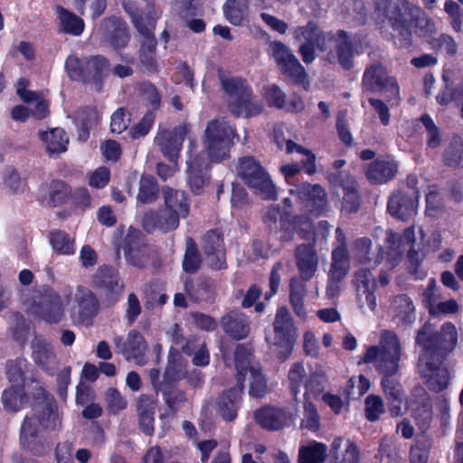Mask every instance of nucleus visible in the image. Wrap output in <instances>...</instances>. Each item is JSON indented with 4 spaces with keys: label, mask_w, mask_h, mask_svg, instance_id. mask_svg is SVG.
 Wrapping results in <instances>:
<instances>
[{
    "label": "nucleus",
    "mask_w": 463,
    "mask_h": 463,
    "mask_svg": "<svg viewBox=\"0 0 463 463\" xmlns=\"http://www.w3.org/2000/svg\"><path fill=\"white\" fill-rule=\"evenodd\" d=\"M457 342L458 332L451 322L443 324L439 331L430 322L418 329L415 336V344L420 347L418 371L430 392L438 393L448 388L450 374L447 361Z\"/></svg>",
    "instance_id": "nucleus-1"
},
{
    "label": "nucleus",
    "mask_w": 463,
    "mask_h": 463,
    "mask_svg": "<svg viewBox=\"0 0 463 463\" xmlns=\"http://www.w3.org/2000/svg\"><path fill=\"white\" fill-rule=\"evenodd\" d=\"M239 135L233 125L225 118L207 123L203 135L204 150L193 156L194 141H190L186 161L187 185L194 195H201L210 184L213 164H220L230 158V150Z\"/></svg>",
    "instance_id": "nucleus-2"
},
{
    "label": "nucleus",
    "mask_w": 463,
    "mask_h": 463,
    "mask_svg": "<svg viewBox=\"0 0 463 463\" xmlns=\"http://www.w3.org/2000/svg\"><path fill=\"white\" fill-rule=\"evenodd\" d=\"M374 11L384 17L391 28L398 33L401 47L409 48L412 45V24L419 37L432 39L437 33L433 19L408 0H374Z\"/></svg>",
    "instance_id": "nucleus-3"
},
{
    "label": "nucleus",
    "mask_w": 463,
    "mask_h": 463,
    "mask_svg": "<svg viewBox=\"0 0 463 463\" xmlns=\"http://www.w3.org/2000/svg\"><path fill=\"white\" fill-rule=\"evenodd\" d=\"M61 425L57 405L44 402L31 416H25L20 428V443L34 456H43L45 445L40 439L42 430H55Z\"/></svg>",
    "instance_id": "nucleus-4"
},
{
    "label": "nucleus",
    "mask_w": 463,
    "mask_h": 463,
    "mask_svg": "<svg viewBox=\"0 0 463 463\" xmlns=\"http://www.w3.org/2000/svg\"><path fill=\"white\" fill-rule=\"evenodd\" d=\"M263 222L269 234H273L280 242H290L295 233L306 241H315L314 225L305 214L293 215L288 212H281L279 205H270L267 208Z\"/></svg>",
    "instance_id": "nucleus-5"
},
{
    "label": "nucleus",
    "mask_w": 463,
    "mask_h": 463,
    "mask_svg": "<svg viewBox=\"0 0 463 463\" xmlns=\"http://www.w3.org/2000/svg\"><path fill=\"white\" fill-rule=\"evenodd\" d=\"M218 79L222 90L232 99L228 106L230 112L235 116L251 118L261 114L263 107L253 102V91L247 80L239 76H226L218 71Z\"/></svg>",
    "instance_id": "nucleus-6"
},
{
    "label": "nucleus",
    "mask_w": 463,
    "mask_h": 463,
    "mask_svg": "<svg viewBox=\"0 0 463 463\" xmlns=\"http://www.w3.org/2000/svg\"><path fill=\"white\" fill-rule=\"evenodd\" d=\"M147 7L153 9V3L149 2ZM129 14L134 27L143 37L138 50L139 62L147 72L156 73L159 71L156 61L157 41L154 32L159 15L154 10H148L145 15L135 12H129Z\"/></svg>",
    "instance_id": "nucleus-7"
},
{
    "label": "nucleus",
    "mask_w": 463,
    "mask_h": 463,
    "mask_svg": "<svg viewBox=\"0 0 463 463\" xmlns=\"http://www.w3.org/2000/svg\"><path fill=\"white\" fill-rule=\"evenodd\" d=\"M160 376L159 369H150L149 380L154 390L162 393L165 405L173 415H175L187 401L186 392L177 387L182 380V371L175 364L168 363L163 373V380H160Z\"/></svg>",
    "instance_id": "nucleus-8"
},
{
    "label": "nucleus",
    "mask_w": 463,
    "mask_h": 463,
    "mask_svg": "<svg viewBox=\"0 0 463 463\" xmlns=\"http://www.w3.org/2000/svg\"><path fill=\"white\" fill-rule=\"evenodd\" d=\"M382 346L371 345L364 354L365 364H376L377 370L383 375L394 376L399 371L401 344L397 335L385 331L382 336Z\"/></svg>",
    "instance_id": "nucleus-9"
},
{
    "label": "nucleus",
    "mask_w": 463,
    "mask_h": 463,
    "mask_svg": "<svg viewBox=\"0 0 463 463\" xmlns=\"http://www.w3.org/2000/svg\"><path fill=\"white\" fill-rule=\"evenodd\" d=\"M238 176L265 200H277L278 193L269 173L254 156H241L236 166Z\"/></svg>",
    "instance_id": "nucleus-10"
},
{
    "label": "nucleus",
    "mask_w": 463,
    "mask_h": 463,
    "mask_svg": "<svg viewBox=\"0 0 463 463\" xmlns=\"http://www.w3.org/2000/svg\"><path fill=\"white\" fill-rule=\"evenodd\" d=\"M273 345L277 347L278 358L284 362L292 354L298 338V327L287 307H279L273 321Z\"/></svg>",
    "instance_id": "nucleus-11"
},
{
    "label": "nucleus",
    "mask_w": 463,
    "mask_h": 463,
    "mask_svg": "<svg viewBox=\"0 0 463 463\" xmlns=\"http://www.w3.org/2000/svg\"><path fill=\"white\" fill-rule=\"evenodd\" d=\"M269 51L280 72L289 78L293 84L302 85L307 90L309 85L307 74L290 48L284 43L276 40L269 42Z\"/></svg>",
    "instance_id": "nucleus-12"
},
{
    "label": "nucleus",
    "mask_w": 463,
    "mask_h": 463,
    "mask_svg": "<svg viewBox=\"0 0 463 463\" xmlns=\"http://www.w3.org/2000/svg\"><path fill=\"white\" fill-rule=\"evenodd\" d=\"M364 91L371 93L384 92L387 102L400 97V88L397 80L388 75L385 66L381 62L373 63L366 67L362 79Z\"/></svg>",
    "instance_id": "nucleus-13"
},
{
    "label": "nucleus",
    "mask_w": 463,
    "mask_h": 463,
    "mask_svg": "<svg viewBox=\"0 0 463 463\" xmlns=\"http://www.w3.org/2000/svg\"><path fill=\"white\" fill-rule=\"evenodd\" d=\"M91 286L100 292L107 306L115 305L123 293L125 285L119 272L111 265H101L92 276Z\"/></svg>",
    "instance_id": "nucleus-14"
},
{
    "label": "nucleus",
    "mask_w": 463,
    "mask_h": 463,
    "mask_svg": "<svg viewBox=\"0 0 463 463\" xmlns=\"http://www.w3.org/2000/svg\"><path fill=\"white\" fill-rule=\"evenodd\" d=\"M31 308L34 316L50 325L59 324L64 316L62 299L51 287H43L39 291Z\"/></svg>",
    "instance_id": "nucleus-15"
},
{
    "label": "nucleus",
    "mask_w": 463,
    "mask_h": 463,
    "mask_svg": "<svg viewBox=\"0 0 463 463\" xmlns=\"http://www.w3.org/2000/svg\"><path fill=\"white\" fill-rule=\"evenodd\" d=\"M190 132L187 124H181L173 130L164 129L155 137V143L159 146L163 156L170 162L175 163L183 148V143Z\"/></svg>",
    "instance_id": "nucleus-16"
},
{
    "label": "nucleus",
    "mask_w": 463,
    "mask_h": 463,
    "mask_svg": "<svg viewBox=\"0 0 463 463\" xmlns=\"http://www.w3.org/2000/svg\"><path fill=\"white\" fill-rule=\"evenodd\" d=\"M120 248L128 263L139 269L146 266L147 261V244L146 242V237L140 230L129 227Z\"/></svg>",
    "instance_id": "nucleus-17"
},
{
    "label": "nucleus",
    "mask_w": 463,
    "mask_h": 463,
    "mask_svg": "<svg viewBox=\"0 0 463 463\" xmlns=\"http://www.w3.org/2000/svg\"><path fill=\"white\" fill-rule=\"evenodd\" d=\"M100 29L103 41L114 51L118 52L128 45L130 32L123 18L116 15L109 16L103 19Z\"/></svg>",
    "instance_id": "nucleus-18"
},
{
    "label": "nucleus",
    "mask_w": 463,
    "mask_h": 463,
    "mask_svg": "<svg viewBox=\"0 0 463 463\" xmlns=\"http://www.w3.org/2000/svg\"><path fill=\"white\" fill-rule=\"evenodd\" d=\"M419 194L415 190L394 191L388 199L387 212L398 220H409L416 212Z\"/></svg>",
    "instance_id": "nucleus-19"
},
{
    "label": "nucleus",
    "mask_w": 463,
    "mask_h": 463,
    "mask_svg": "<svg viewBox=\"0 0 463 463\" xmlns=\"http://www.w3.org/2000/svg\"><path fill=\"white\" fill-rule=\"evenodd\" d=\"M256 423L263 430L278 431L292 420V414L287 408L265 405L254 411Z\"/></svg>",
    "instance_id": "nucleus-20"
},
{
    "label": "nucleus",
    "mask_w": 463,
    "mask_h": 463,
    "mask_svg": "<svg viewBox=\"0 0 463 463\" xmlns=\"http://www.w3.org/2000/svg\"><path fill=\"white\" fill-rule=\"evenodd\" d=\"M297 194L312 215L318 217L326 210L327 194L321 184L304 183L297 188Z\"/></svg>",
    "instance_id": "nucleus-21"
},
{
    "label": "nucleus",
    "mask_w": 463,
    "mask_h": 463,
    "mask_svg": "<svg viewBox=\"0 0 463 463\" xmlns=\"http://www.w3.org/2000/svg\"><path fill=\"white\" fill-rule=\"evenodd\" d=\"M219 326L222 332L234 341L246 339L250 334V320L239 309H232L222 315Z\"/></svg>",
    "instance_id": "nucleus-22"
},
{
    "label": "nucleus",
    "mask_w": 463,
    "mask_h": 463,
    "mask_svg": "<svg viewBox=\"0 0 463 463\" xmlns=\"http://www.w3.org/2000/svg\"><path fill=\"white\" fill-rule=\"evenodd\" d=\"M115 347L123 354L126 360H135L138 364L145 363V352L147 345L142 334L137 330H130L127 339L123 336L114 338Z\"/></svg>",
    "instance_id": "nucleus-23"
},
{
    "label": "nucleus",
    "mask_w": 463,
    "mask_h": 463,
    "mask_svg": "<svg viewBox=\"0 0 463 463\" xmlns=\"http://www.w3.org/2000/svg\"><path fill=\"white\" fill-rule=\"evenodd\" d=\"M244 383L236 382L235 385L224 390L218 397V412L225 421H232L238 416L244 393Z\"/></svg>",
    "instance_id": "nucleus-24"
},
{
    "label": "nucleus",
    "mask_w": 463,
    "mask_h": 463,
    "mask_svg": "<svg viewBox=\"0 0 463 463\" xmlns=\"http://www.w3.org/2000/svg\"><path fill=\"white\" fill-rule=\"evenodd\" d=\"M179 226L176 215L169 213L165 207L157 210L146 211L142 218V227L147 233L159 231L167 233Z\"/></svg>",
    "instance_id": "nucleus-25"
},
{
    "label": "nucleus",
    "mask_w": 463,
    "mask_h": 463,
    "mask_svg": "<svg viewBox=\"0 0 463 463\" xmlns=\"http://www.w3.org/2000/svg\"><path fill=\"white\" fill-rule=\"evenodd\" d=\"M78 307V321L85 326H91L93 319L99 312V301L97 296L88 288L79 286L75 295Z\"/></svg>",
    "instance_id": "nucleus-26"
},
{
    "label": "nucleus",
    "mask_w": 463,
    "mask_h": 463,
    "mask_svg": "<svg viewBox=\"0 0 463 463\" xmlns=\"http://www.w3.org/2000/svg\"><path fill=\"white\" fill-rule=\"evenodd\" d=\"M32 359L47 374L53 375L56 364V355L50 342L43 335H35L31 342Z\"/></svg>",
    "instance_id": "nucleus-27"
},
{
    "label": "nucleus",
    "mask_w": 463,
    "mask_h": 463,
    "mask_svg": "<svg viewBox=\"0 0 463 463\" xmlns=\"http://www.w3.org/2000/svg\"><path fill=\"white\" fill-rule=\"evenodd\" d=\"M295 259L300 278L309 281L315 276L318 267V256L314 243H302L295 250Z\"/></svg>",
    "instance_id": "nucleus-28"
},
{
    "label": "nucleus",
    "mask_w": 463,
    "mask_h": 463,
    "mask_svg": "<svg viewBox=\"0 0 463 463\" xmlns=\"http://www.w3.org/2000/svg\"><path fill=\"white\" fill-rule=\"evenodd\" d=\"M381 387L387 402L390 415L392 417H398L402 415V405L404 399V393L401 383L393 376L383 375Z\"/></svg>",
    "instance_id": "nucleus-29"
},
{
    "label": "nucleus",
    "mask_w": 463,
    "mask_h": 463,
    "mask_svg": "<svg viewBox=\"0 0 463 463\" xmlns=\"http://www.w3.org/2000/svg\"><path fill=\"white\" fill-rule=\"evenodd\" d=\"M110 62L101 54L86 57L83 84H93L100 90L103 86L104 73L109 69Z\"/></svg>",
    "instance_id": "nucleus-30"
},
{
    "label": "nucleus",
    "mask_w": 463,
    "mask_h": 463,
    "mask_svg": "<svg viewBox=\"0 0 463 463\" xmlns=\"http://www.w3.org/2000/svg\"><path fill=\"white\" fill-rule=\"evenodd\" d=\"M354 286L358 296H364L365 302L371 311L377 307L375 290L377 282L370 269L361 268L354 273Z\"/></svg>",
    "instance_id": "nucleus-31"
},
{
    "label": "nucleus",
    "mask_w": 463,
    "mask_h": 463,
    "mask_svg": "<svg viewBox=\"0 0 463 463\" xmlns=\"http://www.w3.org/2000/svg\"><path fill=\"white\" fill-rule=\"evenodd\" d=\"M184 289L194 302L199 303L210 301L213 298L214 286L209 277L200 276L194 280L191 276H186Z\"/></svg>",
    "instance_id": "nucleus-32"
},
{
    "label": "nucleus",
    "mask_w": 463,
    "mask_h": 463,
    "mask_svg": "<svg viewBox=\"0 0 463 463\" xmlns=\"http://www.w3.org/2000/svg\"><path fill=\"white\" fill-rule=\"evenodd\" d=\"M398 168V164L393 160L375 159L368 165L365 176L373 184H383L396 176Z\"/></svg>",
    "instance_id": "nucleus-33"
},
{
    "label": "nucleus",
    "mask_w": 463,
    "mask_h": 463,
    "mask_svg": "<svg viewBox=\"0 0 463 463\" xmlns=\"http://www.w3.org/2000/svg\"><path fill=\"white\" fill-rule=\"evenodd\" d=\"M47 190L45 196H41L39 201L42 204L49 207L61 206L67 202L71 194V187L66 182L60 179H53L49 184H42L40 191Z\"/></svg>",
    "instance_id": "nucleus-34"
},
{
    "label": "nucleus",
    "mask_w": 463,
    "mask_h": 463,
    "mask_svg": "<svg viewBox=\"0 0 463 463\" xmlns=\"http://www.w3.org/2000/svg\"><path fill=\"white\" fill-rule=\"evenodd\" d=\"M350 269V254L347 246L337 245L332 250V262L328 278L329 281L338 285L348 274Z\"/></svg>",
    "instance_id": "nucleus-35"
},
{
    "label": "nucleus",
    "mask_w": 463,
    "mask_h": 463,
    "mask_svg": "<svg viewBox=\"0 0 463 463\" xmlns=\"http://www.w3.org/2000/svg\"><path fill=\"white\" fill-rule=\"evenodd\" d=\"M165 208L176 215L177 220L186 218L190 213V200L184 191L167 188L164 191Z\"/></svg>",
    "instance_id": "nucleus-36"
},
{
    "label": "nucleus",
    "mask_w": 463,
    "mask_h": 463,
    "mask_svg": "<svg viewBox=\"0 0 463 463\" xmlns=\"http://www.w3.org/2000/svg\"><path fill=\"white\" fill-rule=\"evenodd\" d=\"M394 318L404 328L411 326L415 321V307L411 298L406 294H400L393 299Z\"/></svg>",
    "instance_id": "nucleus-37"
},
{
    "label": "nucleus",
    "mask_w": 463,
    "mask_h": 463,
    "mask_svg": "<svg viewBox=\"0 0 463 463\" xmlns=\"http://www.w3.org/2000/svg\"><path fill=\"white\" fill-rule=\"evenodd\" d=\"M328 385V377L323 370L311 372L305 379L304 400L320 399Z\"/></svg>",
    "instance_id": "nucleus-38"
},
{
    "label": "nucleus",
    "mask_w": 463,
    "mask_h": 463,
    "mask_svg": "<svg viewBox=\"0 0 463 463\" xmlns=\"http://www.w3.org/2000/svg\"><path fill=\"white\" fill-rule=\"evenodd\" d=\"M56 11L62 33L72 36L81 35L85 29V23L81 17L62 6H58Z\"/></svg>",
    "instance_id": "nucleus-39"
},
{
    "label": "nucleus",
    "mask_w": 463,
    "mask_h": 463,
    "mask_svg": "<svg viewBox=\"0 0 463 463\" xmlns=\"http://www.w3.org/2000/svg\"><path fill=\"white\" fill-rule=\"evenodd\" d=\"M203 264V257L197 243L192 237L185 240V250L182 260V269L188 276L197 273Z\"/></svg>",
    "instance_id": "nucleus-40"
},
{
    "label": "nucleus",
    "mask_w": 463,
    "mask_h": 463,
    "mask_svg": "<svg viewBox=\"0 0 463 463\" xmlns=\"http://www.w3.org/2000/svg\"><path fill=\"white\" fill-rule=\"evenodd\" d=\"M49 243L57 255H73L76 251L75 240L63 230L53 229L49 233Z\"/></svg>",
    "instance_id": "nucleus-41"
},
{
    "label": "nucleus",
    "mask_w": 463,
    "mask_h": 463,
    "mask_svg": "<svg viewBox=\"0 0 463 463\" xmlns=\"http://www.w3.org/2000/svg\"><path fill=\"white\" fill-rule=\"evenodd\" d=\"M444 86L436 96V101L440 106H447L451 102H455L459 109L461 117L463 118V90L461 88H454L453 82L446 75L442 76Z\"/></svg>",
    "instance_id": "nucleus-42"
},
{
    "label": "nucleus",
    "mask_w": 463,
    "mask_h": 463,
    "mask_svg": "<svg viewBox=\"0 0 463 463\" xmlns=\"http://www.w3.org/2000/svg\"><path fill=\"white\" fill-rule=\"evenodd\" d=\"M327 447L324 443L313 441L298 449V463H324L327 457Z\"/></svg>",
    "instance_id": "nucleus-43"
},
{
    "label": "nucleus",
    "mask_w": 463,
    "mask_h": 463,
    "mask_svg": "<svg viewBox=\"0 0 463 463\" xmlns=\"http://www.w3.org/2000/svg\"><path fill=\"white\" fill-rule=\"evenodd\" d=\"M251 350L244 344H237L234 349L233 359L236 368V382L245 383L250 372Z\"/></svg>",
    "instance_id": "nucleus-44"
},
{
    "label": "nucleus",
    "mask_w": 463,
    "mask_h": 463,
    "mask_svg": "<svg viewBox=\"0 0 463 463\" xmlns=\"http://www.w3.org/2000/svg\"><path fill=\"white\" fill-rule=\"evenodd\" d=\"M27 401L24 388L10 386L2 393V403L5 411L16 412L20 411Z\"/></svg>",
    "instance_id": "nucleus-45"
},
{
    "label": "nucleus",
    "mask_w": 463,
    "mask_h": 463,
    "mask_svg": "<svg viewBox=\"0 0 463 463\" xmlns=\"http://www.w3.org/2000/svg\"><path fill=\"white\" fill-rule=\"evenodd\" d=\"M158 194L159 185L156 179L151 175H142L137 195V201L144 204L152 203L157 199Z\"/></svg>",
    "instance_id": "nucleus-46"
},
{
    "label": "nucleus",
    "mask_w": 463,
    "mask_h": 463,
    "mask_svg": "<svg viewBox=\"0 0 463 463\" xmlns=\"http://www.w3.org/2000/svg\"><path fill=\"white\" fill-rule=\"evenodd\" d=\"M307 377L304 364L300 362L294 363L288 373V389L295 402H298V395L301 387L304 386Z\"/></svg>",
    "instance_id": "nucleus-47"
},
{
    "label": "nucleus",
    "mask_w": 463,
    "mask_h": 463,
    "mask_svg": "<svg viewBox=\"0 0 463 463\" xmlns=\"http://www.w3.org/2000/svg\"><path fill=\"white\" fill-rule=\"evenodd\" d=\"M26 364L27 360L22 357L9 359L6 361V376L11 386H21L22 388H24L25 373L24 371V367L26 366Z\"/></svg>",
    "instance_id": "nucleus-48"
},
{
    "label": "nucleus",
    "mask_w": 463,
    "mask_h": 463,
    "mask_svg": "<svg viewBox=\"0 0 463 463\" xmlns=\"http://www.w3.org/2000/svg\"><path fill=\"white\" fill-rule=\"evenodd\" d=\"M444 164L449 167L459 165L463 159V139L459 135H454L443 152Z\"/></svg>",
    "instance_id": "nucleus-49"
},
{
    "label": "nucleus",
    "mask_w": 463,
    "mask_h": 463,
    "mask_svg": "<svg viewBox=\"0 0 463 463\" xmlns=\"http://www.w3.org/2000/svg\"><path fill=\"white\" fill-rule=\"evenodd\" d=\"M419 121L426 130V146L430 149L439 147L442 141V134L439 128L435 124L433 118L428 113H423Z\"/></svg>",
    "instance_id": "nucleus-50"
},
{
    "label": "nucleus",
    "mask_w": 463,
    "mask_h": 463,
    "mask_svg": "<svg viewBox=\"0 0 463 463\" xmlns=\"http://www.w3.org/2000/svg\"><path fill=\"white\" fill-rule=\"evenodd\" d=\"M45 136L47 152L50 155H59L67 150L69 138L63 129L53 128L49 133H45Z\"/></svg>",
    "instance_id": "nucleus-51"
},
{
    "label": "nucleus",
    "mask_w": 463,
    "mask_h": 463,
    "mask_svg": "<svg viewBox=\"0 0 463 463\" xmlns=\"http://www.w3.org/2000/svg\"><path fill=\"white\" fill-rule=\"evenodd\" d=\"M320 415L315 403L311 401L304 400L301 428L311 432H317L320 429Z\"/></svg>",
    "instance_id": "nucleus-52"
},
{
    "label": "nucleus",
    "mask_w": 463,
    "mask_h": 463,
    "mask_svg": "<svg viewBox=\"0 0 463 463\" xmlns=\"http://www.w3.org/2000/svg\"><path fill=\"white\" fill-rule=\"evenodd\" d=\"M249 395L253 398H263L268 392L267 378L260 368H250Z\"/></svg>",
    "instance_id": "nucleus-53"
},
{
    "label": "nucleus",
    "mask_w": 463,
    "mask_h": 463,
    "mask_svg": "<svg viewBox=\"0 0 463 463\" xmlns=\"http://www.w3.org/2000/svg\"><path fill=\"white\" fill-rule=\"evenodd\" d=\"M223 14L233 25H241L247 10L246 5L241 0H227L223 5Z\"/></svg>",
    "instance_id": "nucleus-54"
},
{
    "label": "nucleus",
    "mask_w": 463,
    "mask_h": 463,
    "mask_svg": "<svg viewBox=\"0 0 463 463\" xmlns=\"http://www.w3.org/2000/svg\"><path fill=\"white\" fill-rule=\"evenodd\" d=\"M202 250L203 253L226 250L222 231L219 228L208 230L202 237Z\"/></svg>",
    "instance_id": "nucleus-55"
},
{
    "label": "nucleus",
    "mask_w": 463,
    "mask_h": 463,
    "mask_svg": "<svg viewBox=\"0 0 463 463\" xmlns=\"http://www.w3.org/2000/svg\"><path fill=\"white\" fill-rule=\"evenodd\" d=\"M262 96L269 108L278 109L286 108V93L277 84L265 86Z\"/></svg>",
    "instance_id": "nucleus-56"
},
{
    "label": "nucleus",
    "mask_w": 463,
    "mask_h": 463,
    "mask_svg": "<svg viewBox=\"0 0 463 463\" xmlns=\"http://www.w3.org/2000/svg\"><path fill=\"white\" fill-rule=\"evenodd\" d=\"M361 207V195L358 191L357 182L349 188L343 191L342 212L354 213Z\"/></svg>",
    "instance_id": "nucleus-57"
},
{
    "label": "nucleus",
    "mask_w": 463,
    "mask_h": 463,
    "mask_svg": "<svg viewBox=\"0 0 463 463\" xmlns=\"http://www.w3.org/2000/svg\"><path fill=\"white\" fill-rule=\"evenodd\" d=\"M155 120L156 113L154 111H146L141 119L129 128V137L135 140L146 136L152 129Z\"/></svg>",
    "instance_id": "nucleus-58"
},
{
    "label": "nucleus",
    "mask_w": 463,
    "mask_h": 463,
    "mask_svg": "<svg viewBox=\"0 0 463 463\" xmlns=\"http://www.w3.org/2000/svg\"><path fill=\"white\" fill-rule=\"evenodd\" d=\"M385 411L383 399L379 395L370 394L364 400V415L367 420H378Z\"/></svg>",
    "instance_id": "nucleus-59"
},
{
    "label": "nucleus",
    "mask_w": 463,
    "mask_h": 463,
    "mask_svg": "<svg viewBox=\"0 0 463 463\" xmlns=\"http://www.w3.org/2000/svg\"><path fill=\"white\" fill-rule=\"evenodd\" d=\"M13 326L12 335L14 339L21 345H25L28 339L30 326L24 316L20 312H15L12 316Z\"/></svg>",
    "instance_id": "nucleus-60"
},
{
    "label": "nucleus",
    "mask_w": 463,
    "mask_h": 463,
    "mask_svg": "<svg viewBox=\"0 0 463 463\" xmlns=\"http://www.w3.org/2000/svg\"><path fill=\"white\" fill-rule=\"evenodd\" d=\"M86 57L80 59L74 54L66 58L64 68L68 77L73 81H80L84 79Z\"/></svg>",
    "instance_id": "nucleus-61"
},
{
    "label": "nucleus",
    "mask_w": 463,
    "mask_h": 463,
    "mask_svg": "<svg viewBox=\"0 0 463 463\" xmlns=\"http://www.w3.org/2000/svg\"><path fill=\"white\" fill-rule=\"evenodd\" d=\"M430 448L431 444L430 439H418L410 449V463H428Z\"/></svg>",
    "instance_id": "nucleus-62"
},
{
    "label": "nucleus",
    "mask_w": 463,
    "mask_h": 463,
    "mask_svg": "<svg viewBox=\"0 0 463 463\" xmlns=\"http://www.w3.org/2000/svg\"><path fill=\"white\" fill-rule=\"evenodd\" d=\"M139 94L144 97L151 107L149 111L156 112L161 106V95L155 84L150 81H143L138 85Z\"/></svg>",
    "instance_id": "nucleus-63"
},
{
    "label": "nucleus",
    "mask_w": 463,
    "mask_h": 463,
    "mask_svg": "<svg viewBox=\"0 0 463 463\" xmlns=\"http://www.w3.org/2000/svg\"><path fill=\"white\" fill-rule=\"evenodd\" d=\"M381 459H386V463H402V458L400 455V449L397 444L387 438L381 439L379 449Z\"/></svg>",
    "instance_id": "nucleus-64"
}]
</instances>
